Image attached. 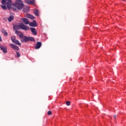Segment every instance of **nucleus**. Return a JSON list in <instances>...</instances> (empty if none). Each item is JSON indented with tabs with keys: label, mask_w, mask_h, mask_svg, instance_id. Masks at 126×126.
I'll return each instance as SVG.
<instances>
[{
	"label": "nucleus",
	"mask_w": 126,
	"mask_h": 126,
	"mask_svg": "<svg viewBox=\"0 0 126 126\" xmlns=\"http://www.w3.org/2000/svg\"><path fill=\"white\" fill-rule=\"evenodd\" d=\"M27 16L28 18H30V19H34L35 18V17L31 14H28Z\"/></svg>",
	"instance_id": "f3484780"
},
{
	"label": "nucleus",
	"mask_w": 126,
	"mask_h": 126,
	"mask_svg": "<svg viewBox=\"0 0 126 126\" xmlns=\"http://www.w3.org/2000/svg\"><path fill=\"white\" fill-rule=\"evenodd\" d=\"M19 28H20V29H22V30H25V31H27L29 30V28H28L27 26H26L23 23L20 24L19 27L17 25H15L13 27V29L14 30L19 29Z\"/></svg>",
	"instance_id": "f257e3e1"
},
{
	"label": "nucleus",
	"mask_w": 126,
	"mask_h": 126,
	"mask_svg": "<svg viewBox=\"0 0 126 126\" xmlns=\"http://www.w3.org/2000/svg\"><path fill=\"white\" fill-rule=\"evenodd\" d=\"M114 119H116V118H117V116L116 115L114 116Z\"/></svg>",
	"instance_id": "a878e982"
},
{
	"label": "nucleus",
	"mask_w": 126,
	"mask_h": 126,
	"mask_svg": "<svg viewBox=\"0 0 126 126\" xmlns=\"http://www.w3.org/2000/svg\"><path fill=\"white\" fill-rule=\"evenodd\" d=\"M123 0L125 1V0Z\"/></svg>",
	"instance_id": "bb28decb"
},
{
	"label": "nucleus",
	"mask_w": 126,
	"mask_h": 126,
	"mask_svg": "<svg viewBox=\"0 0 126 126\" xmlns=\"http://www.w3.org/2000/svg\"><path fill=\"white\" fill-rule=\"evenodd\" d=\"M29 41H33L34 42L35 39H34V37H29Z\"/></svg>",
	"instance_id": "6ab92c4d"
},
{
	"label": "nucleus",
	"mask_w": 126,
	"mask_h": 126,
	"mask_svg": "<svg viewBox=\"0 0 126 126\" xmlns=\"http://www.w3.org/2000/svg\"><path fill=\"white\" fill-rule=\"evenodd\" d=\"M66 105H67V106H70V101H66Z\"/></svg>",
	"instance_id": "4be33fe9"
},
{
	"label": "nucleus",
	"mask_w": 126,
	"mask_h": 126,
	"mask_svg": "<svg viewBox=\"0 0 126 126\" xmlns=\"http://www.w3.org/2000/svg\"><path fill=\"white\" fill-rule=\"evenodd\" d=\"M0 49L4 54H6V53H7V47H6V46L0 45Z\"/></svg>",
	"instance_id": "423d86ee"
},
{
	"label": "nucleus",
	"mask_w": 126,
	"mask_h": 126,
	"mask_svg": "<svg viewBox=\"0 0 126 126\" xmlns=\"http://www.w3.org/2000/svg\"><path fill=\"white\" fill-rule=\"evenodd\" d=\"M2 33L4 35V36H7L8 33L5 32L4 30H2Z\"/></svg>",
	"instance_id": "a211bd4d"
},
{
	"label": "nucleus",
	"mask_w": 126,
	"mask_h": 126,
	"mask_svg": "<svg viewBox=\"0 0 126 126\" xmlns=\"http://www.w3.org/2000/svg\"><path fill=\"white\" fill-rule=\"evenodd\" d=\"M31 31L32 32L33 35H37V31H36V29L34 28H31Z\"/></svg>",
	"instance_id": "9d476101"
},
{
	"label": "nucleus",
	"mask_w": 126,
	"mask_h": 126,
	"mask_svg": "<svg viewBox=\"0 0 126 126\" xmlns=\"http://www.w3.org/2000/svg\"><path fill=\"white\" fill-rule=\"evenodd\" d=\"M33 12L36 16H39V11L36 9H33Z\"/></svg>",
	"instance_id": "2eb2a0df"
},
{
	"label": "nucleus",
	"mask_w": 126,
	"mask_h": 126,
	"mask_svg": "<svg viewBox=\"0 0 126 126\" xmlns=\"http://www.w3.org/2000/svg\"><path fill=\"white\" fill-rule=\"evenodd\" d=\"M13 19H14V17L12 15L10 16L8 18V21L9 22H11Z\"/></svg>",
	"instance_id": "ddd939ff"
},
{
	"label": "nucleus",
	"mask_w": 126,
	"mask_h": 126,
	"mask_svg": "<svg viewBox=\"0 0 126 126\" xmlns=\"http://www.w3.org/2000/svg\"><path fill=\"white\" fill-rule=\"evenodd\" d=\"M9 45L10 47H11V48L13 50H15V51H19V47H18V46L12 43H10Z\"/></svg>",
	"instance_id": "39448f33"
},
{
	"label": "nucleus",
	"mask_w": 126,
	"mask_h": 126,
	"mask_svg": "<svg viewBox=\"0 0 126 126\" xmlns=\"http://www.w3.org/2000/svg\"><path fill=\"white\" fill-rule=\"evenodd\" d=\"M16 53L18 58H19V57H20V53H19L18 52H16Z\"/></svg>",
	"instance_id": "5701e85b"
},
{
	"label": "nucleus",
	"mask_w": 126,
	"mask_h": 126,
	"mask_svg": "<svg viewBox=\"0 0 126 126\" xmlns=\"http://www.w3.org/2000/svg\"><path fill=\"white\" fill-rule=\"evenodd\" d=\"M30 26H32V27H36L37 24L36 23V21L34 20L33 22H31L29 23Z\"/></svg>",
	"instance_id": "1a4fd4ad"
},
{
	"label": "nucleus",
	"mask_w": 126,
	"mask_h": 126,
	"mask_svg": "<svg viewBox=\"0 0 126 126\" xmlns=\"http://www.w3.org/2000/svg\"><path fill=\"white\" fill-rule=\"evenodd\" d=\"M42 46V43L41 42H37L36 44L34 46V48L35 50H38V49H40Z\"/></svg>",
	"instance_id": "0eeeda50"
},
{
	"label": "nucleus",
	"mask_w": 126,
	"mask_h": 126,
	"mask_svg": "<svg viewBox=\"0 0 126 126\" xmlns=\"http://www.w3.org/2000/svg\"><path fill=\"white\" fill-rule=\"evenodd\" d=\"M26 2H27L28 4H34L35 0H26Z\"/></svg>",
	"instance_id": "9b49d317"
},
{
	"label": "nucleus",
	"mask_w": 126,
	"mask_h": 126,
	"mask_svg": "<svg viewBox=\"0 0 126 126\" xmlns=\"http://www.w3.org/2000/svg\"><path fill=\"white\" fill-rule=\"evenodd\" d=\"M1 8H3V9H7L6 6H4V5H1Z\"/></svg>",
	"instance_id": "412c9836"
},
{
	"label": "nucleus",
	"mask_w": 126,
	"mask_h": 126,
	"mask_svg": "<svg viewBox=\"0 0 126 126\" xmlns=\"http://www.w3.org/2000/svg\"><path fill=\"white\" fill-rule=\"evenodd\" d=\"M15 6L16 7V8H17V9L21 10L23 8L24 5L23 4V3L21 0H18L15 3Z\"/></svg>",
	"instance_id": "f03ea898"
},
{
	"label": "nucleus",
	"mask_w": 126,
	"mask_h": 126,
	"mask_svg": "<svg viewBox=\"0 0 126 126\" xmlns=\"http://www.w3.org/2000/svg\"><path fill=\"white\" fill-rule=\"evenodd\" d=\"M22 20L26 25L29 24V21L27 18H22Z\"/></svg>",
	"instance_id": "f8f14e48"
},
{
	"label": "nucleus",
	"mask_w": 126,
	"mask_h": 126,
	"mask_svg": "<svg viewBox=\"0 0 126 126\" xmlns=\"http://www.w3.org/2000/svg\"><path fill=\"white\" fill-rule=\"evenodd\" d=\"M47 114H48V115H52V111H48V113H47Z\"/></svg>",
	"instance_id": "b1692460"
},
{
	"label": "nucleus",
	"mask_w": 126,
	"mask_h": 126,
	"mask_svg": "<svg viewBox=\"0 0 126 126\" xmlns=\"http://www.w3.org/2000/svg\"><path fill=\"white\" fill-rule=\"evenodd\" d=\"M23 12H25V13H27V12H29V7H27L26 8H23Z\"/></svg>",
	"instance_id": "4468645a"
},
{
	"label": "nucleus",
	"mask_w": 126,
	"mask_h": 126,
	"mask_svg": "<svg viewBox=\"0 0 126 126\" xmlns=\"http://www.w3.org/2000/svg\"><path fill=\"white\" fill-rule=\"evenodd\" d=\"M28 41H29V37L24 36L23 39L21 40V42H25V43H27Z\"/></svg>",
	"instance_id": "6e6552de"
},
{
	"label": "nucleus",
	"mask_w": 126,
	"mask_h": 126,
	"mask_svg": "<svg viewBox=\"0 0 126 126\" xmlns=\"http://www.w3.org/2000/svg\"><path fill=\"white\" fill-rule=\"evenodd\" d=\"M1 3L2 4H5V3H7V6L8 8H11V4H12L11 0H2Z\"/></svg>",
	"instance_id": "7ed1b4c3"
},
{
	"label": "nucleus",
	"mask_w": 126,
	"mask_h": 126,
	"mask_svg": "<svg viewBox=\"0 0 126 126\" xmlns=\"http://www.w3.org/2000/svg\"><path fill=\"white\" fill-rule=\"evenodd\" d=\"M16 38L15 36H13L11 37V40L14 44H16V45H18V46H21V43L19 42V41L16 40Z\"/></svg>",
	"instance_id": "20e7f679"
},
{
	"label": "nucleus",
	"mask_w": 126,
	"mask_h": 126,
	"mask_svg": "<svg viewBox=\"0 0 126 126\" xmlns=\"http://www.w3.org/2000/svg\"><path fill=\"white\" fill-rule=\"evenodd\" d=\"M2 40L1 39V38L0 37V42H1Z\"/></svg>",
	"instance_id": "393cba45"
},
{
	"label": "nucleus",
	"mask_w": 126,
	"mask_h": 126,
	"mask_svg": "<svg viewBox=\"0 0 126 126\" xmlns=\"http://www.w3.org/2000/svg\"><path fill=\"white\" fill-rule=\"evenodd\" d=\"M20 40L21 42V40H23V38L24 37V36H23V33L22 32H21L20 34L18 35Z\"/></svg>",
	"instance_id": "dca6fc26"
},
{
	"label": "nucleus",
	"mask_w": 126,
	"mask_h": 126,
	"mask_svg": "<svg viewBox=\"0 0 126 126\" xmlns=\"http://www.w3.org/2000/svg\"><path fill=\"white\" fill-rule=\"evenodd\" d=\"M15 33L18 35V36L21 33V32L18 31H16Z\"/></svg>",
	"instance_id": "aec40b11"
}]
</instances>
